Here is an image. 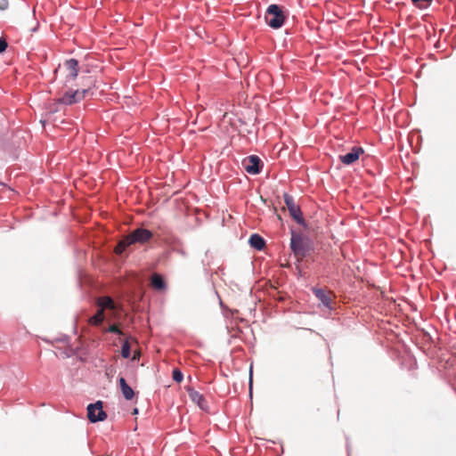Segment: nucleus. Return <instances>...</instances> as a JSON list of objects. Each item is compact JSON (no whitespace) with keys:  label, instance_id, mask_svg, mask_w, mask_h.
Segmentation results:
<instances>
[{"label":"nucleus","instance_id":"18","mask_svg":"<svg viewBox=\"0 0 456 456\" xmlns=\"http://www.w3.org/2000/svg\"><path fill=\"white\" fill-rule=\"evenodd\" d=\"M172 377H173V379L178 383H180L183 378V373L178 369H175L173 370Z\"/></svg>","mask_w":456,"mask_h":456},{"label":"nucleus","instance_id":"10","mask_svg":"<svg viewBox=\"0 0 456 456\" xmlns=\"http://www.w3.org/2000/svg\"><path fill=\"white\" fill-rule=\"evenodd\" d=\"M189 397L192 402H194L200 409L204 410L207 407L206 400L203 395L200 394L198 391L189 388L188 389Z\"/></svg>","mask_w":456,"mask_h":456},{"label":"nucleus","instance_id":"3","mask_svg":"<svg viewBox=\"0 0 456 456\" xmlns=\"http://www.w3.org/2000/svg\"><path fill=\"white\" fill-rule=\"evenodd\" d=\"M290 248L298 260L303 259L307 252L306 244L301 235L292 233Z\"/></svg>","mask_w":456,"mask_h":456},{"label":"nucleus","instance_id":"21","mask_svg":"<svg viewBox=\"0 0 456 456\" xmlns=\"http://www.w3.org/2000/svg\"><path fill=\"white\" fill-rule=\"evenodd\" d=\"M7 47V43L4 39L0 38V53L5 51Z\"/></svg>","mask_w":456,"mask_h":456},{"label":"nucleus","instance_id":"11","mask_svg":"<svg viewBox=\"0 0 456 456\" xmlns=\"http://www.w3.org/2000/svg\"><path fill=\"white\" fill-rule=\"evenodd\" d=\"M119 385L123 396L126 400H132L134 395V392L122 377L119 379Z\"/></svg>","mask_w":456,"mask_h":456},{"label":"nucleus","instance_id":"9","mask_svg":"<svg viewBox=\"0 0 456 456\" xmlns=\"http://www.w3.org/2000/svg\"><path fill=\"white\" fill-rule=\"evenodd\" d=\"M63 66L67 72V81L75 80L78 73V61L76 59H69L64 62Z\"/></svg>","mask_w":456,"mask_h":456},{"label":"nucleus","instance_id":"20","mask_svg":"<svg viewBox=\"0 0 456 456\" xmlns=\"http://www.w3.org/2000/svg\"><path fill=\"white\" fill-rule=\"evenodd\" d=\"M108 331L111 332V333L122 334L121 330L118 329V327L116 324L110 325L108 328Z\"/></svg>","mask_w":456,"mask_h":456},{"label":"nucleus","instance_id":"4","mask_svg":"<svg viewBox=\"0 0 456 456\" xmlns=\"http://www.w3.org/2000/svg\"><path fill=\"white\" fill-rule=\"evenodd\" d=\"M102 401H97L95 403H91L87 406V417L91 422L102 421L107 418V414L102 409Z\"/></svg>","mask_w":456,"mask_h":456},{"label":"nucleus","instance_id":"2","mask_svg":"<svg viewBox=\"0 0 456 456\" xmlns=\"http://www.w3.org/2000/svg\"><path fill=\"white\" fill-rule=\"evenodd\" d=\"M265 19L266 23L273 28H280L285 21V15L277 4L268 6Z\"/></svg>","mask_w":456,"mask_h":456},{"label":"nucleus","instance_id":"7","mask_svg":"<svg viewBox=\"0 0 456 456\" xmlns=\"http://www.w3.org/2000/svg\"><path fill=\"white\" fill-rule=\"evenodd\" d=\"M87 93V90L84 89L82 91L76 90L74 92H67L63 94L61 98H60V102L63 104H73L75 102H77L78 101L85 98L86 94Z\"/></svg>","mask_w":456,"mask_h":456},{"label":"nucleus","instance_id":"12","mask_svg":"<svg viewBox=\"0 0 456 456\" xmlns=\"http://www.w3.org/2000/svg\"><path fill=\"white\" fill-rule=\"evenodd\" d=\"M151 284L153 289L157 290H164L167 288V284L164 281L162 276L159 273H153L151 278Z\"/></svg>","mask_w":456,"mask_h":456},{"label":"nucleus","instance_id":"8","mask_svg":"<svg viewBox=\"0 0 456 456\" xmlns=\"http://www.w3.org/2000/svg\"><path fill=\"white\" fill-rule=\"evenodd\" d=\"M364 151L361 147H354L350 152L340 155L339 159L345 165H351L357 161L362 154H363Z\"/></svg>","mask_w":456,"mask_h":456},{"label":"nucleus","instance_id":"13","mask_svg":"<svg viewBox=\"0 0 456 456\" xmlns=\"http://www.w3.org/2000/svg\"><path fill=\"white\" fill-rule=\"evenodd\" d=\"M248 242L252 248H254L257 250L263 249L265 246V240L260 235H258L256 233L252 234L250 236Z\"/></svg>","mask_w":456,"mask_h":456},{"label":"nucleus","instance_id":"16","mask_svg":"<svg viewBox=\"0 0 456 456\" xmlns=\"http://www.w3.org/2000/svg\"><path fill=\"white\" fill-rule=\"evenodd\" d=\"M104 320V313L102 309H98L97 313L89 319V322L92 325L99 326Z\"/></svg>","mask_w":456,"mask_h":456},{"label":"nucleus","instance_id":"23","mask_svg":"<svg viewBox=\"0 0 456 456\" xmlns=\"http://www.w3.org/2000/svg\"><path fill=\"white\" fill-rule=\"evenodd\" d=\"M137 412H138V410H137V409H134L133 413H134V414H136Z\"/></svg>","mask_w":456,"mask_h":456},{"label":"nucleus","instance_id":"1","mask_svg":"<svg viewBox=\"0 0 456 456\" xmlns=\"http://www.w3.org/2000/svg\"><path fill=\"white\" fill-rule=\"evenodd\" d=\"M153 234L151 231L143 228H138L128 235L124 237L116 246L114 251L116 254H122L128 247L133 244H143L152 238Z\"/></svg>","mask_w":456,"mask_h":456},{"label":"nucleus","instance_id":"6","mask_svg":"<svg viewBox=\"0 0 456 456\" xmlns=\"http://www.w3.org/2000/svg\"><path fill=\"white\" fill-rule=\"evenodd\" d=\"M242 164L245 170L251 175H256L261 171L262 164L257 156L251 155L246 158Z\"/></svg>","mask_w":456,"mask_h":456},{"label":"nucleus","instance_id":"15","mask_svg":"<svg viewBox=\"0 0 456 456\" xmlns=\"http://www.w3.org/2000/svg\"><path fill=\"white\" fill-rule=\"evenodd\" d=\"M97 305L99 309H102L104 313V309H111L115 308V303L110 297H102L97 299Z\"/></svg>","mask_w":456,"mask_h":456},{"label":"nucleus","instance_id":"22","mask_svg":"<svg viewBox=\"0 0 456 456\" xmlns=\"http://www.w3.org/2000/svg\"><path fill=\"white\" fill-rule=\"evenodd\" d=\"M8 0H0V10H6L8 8Z\"/></svg>","mask_w":456,"mask_h":456},{"label":"nucleus","instance_id":"17","mask_svg":"<svg viewBox=\"0 0 456 456\" xmlns=\"http://www.w3.org/2000/svg\"><path fill=\"white\" fill-rule=\"evenodd\" d=\"M121 355L124 358H128L130 356V345L127 341H126L121 347Z\"/></svg>","mask_w":456,"mask_h":456},{"label":"nucleus","instance_id":"14","mask_svg":"<svg viewBox=\"0 0 456 456\" xmlns=\"http://www.w3.org/2000/svg\"><path fill=\"white\" fill-rule=\"evenodd\" d=\"M316 297L325 305L326 307H330L331 305V297L329 292H326L323 289H315L314 290Z\"/></svg>","mask_w":456,"mask_h":456},{"label":"nucleus","instance_id":"5","mask_svg":"<svg viewBox=\"0 0 456 456\" xmlns=\"http://www.w3.org/2000/svg\"><path fill=\"white\" fill-rule=\"evenodd\" d=\"M284 201L286 204V207L289 212V215L292 216V218L297 223L302 224L304 219L302 217V212L300 210V208L298 205H297L293 200V198L289 195L285 194L284 195Z\"/></svg>","mask_w":456,"mask_h":456},{"label":"nucleus","instance_id":"19","mask_svg":"<svg viewBox=\"0 0 456 456\" xmlns=\"http://www.w3.org/2000/svg\"><path fill=\"white\" fill-rule=\"evenodd\" d=\"M412 4L418 7H422L423 4H430L432 0H411Z\"/></svg>","mask_w":456,"mask_h":456}]
</instances>
